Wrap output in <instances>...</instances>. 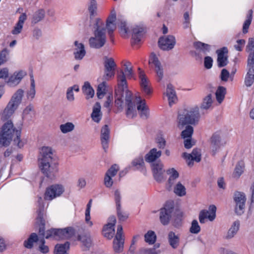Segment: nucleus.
<instances>
[{"label":"nucleus","mask_w":254,"mask_h":254,"mask_svg":"<svg viewBox=\"0 0 254 254\" xmlns=\"http://www.w3.org/2000/svg\"><path fill=\"white\" fill-rule=\"evenodd\" d=\"M65 239H69L75 234V231L71 227H67L64 229Z\"/></svg>","instance_id":"62"},{"label":"nucleus","mask_w":254,"mask_h":254,"mask_svg":"<svg viewBox=\"0 0 254 254\" xmlns=\"http://www.w3.org/2000/svg\"><path fill=\"white\" fill-rule=\"evenodd\" d=\"M45 16V11L43 9L36 11L33 14L32 19V23L36 24L42 20Z\"/></svg>","instance_id":"44"},{"label":"nucleus","mask_w":254,"mask_h":254,"mask_svg":"<svg viewBox=\"0 0 254 254\" xmlns=\"http://www.w3.org/2000/svg\"><path fill=\"white\" fill-rule=\"evenodd\" d=\"M30 88L26 92V97L27 100L32 101L36 95V85L34 76L32 73L30 74Z\"/></svg>","instance_id":"32"},{"label":"nucleus","mask_w":254,"mask_h":254,"mask_svg":"<svg viewBox=\"0 0 254 254\" xmlns=\"http://www.w3.org/2000/svg\"><path fill=\"white\" fill-rule=\"evenodd\" d=\"M193 46L196 49L198 55L202 54L204 55L209 52L210 50V46L208 45L200 42H194L193 43Z\"/></svg>","instance_id":"38"},{"label":"nucleus","mask_w":254,"mask_h":254,"mask_svg":"<svg viewBox=\"0 0 254 254\" xmlns=\"http://www.w3.org/2000/svg\"><path fill=\"white\" fill-rule=\"evenodd\" d=\"M34 114V108L32 104H29L26 106L22 110L21 113V120L19 123V126L21 127L22 126L23 122L29 121L31 120Z\"/></svg>","instance_id":"25"},{"label":"nucleus","mask_w":254,"mask_h":254,"mask_svg":"<svg viewBox=\"0 0 254 254\" xmlns=\"http://www.w3.org/2000/svg\"><path fill=\"white\" fill-rule=\"evenodd\" d=\"M51 237L56 240L65 239L64 229H51L48 231L45 238L48 239Z\"/></svg>","instance_id":"33"},{"label":"nucleus","mask_w":254,"mask_h":254,"mask_svg":"<svg viewBox=\"0 0 254 254\" xmlns=\"http://www.w3.org/2000/svg\"><path fill=\"white\" fill-rule=\"evenodd\" d=\"M17 131L11 120L5 122L0 128V148L9 146Z\"/></svg>","instance_id":"4"},{"label":"nucleus","mask_w":254,"mask_h":254,"mask_svg":"<svg viewBox=\"0 0 254 254\" xmlns=\"http://www.w3.org/2000/svg\"><path fill=\"white\" fill-rule=\"evenodd\" d=\"M24 94V91L23 89L21 88L18 89L12 94L8 102L18 108L22 103Z\"/></svg>","instance_id":"23"},{"label":"nucleus","mask_w":254,"mask_h":254,"mask_svg":"<svg viewBox=\"0 0 254 254\" xmlns=\"http://www.w3.org/2000/svg\"><path fill=\"white\" fill-rule=\"evenodd\" d=\"M101 107L100 104L98 102L96 103L93 107L91 118L92 120L96 123H99L102 118V114L101 112Z\"/></svg>","instance_id":"39"},{"label":"nucleus","mask_w":254,"mask_h":254,"mask_svg":"<svg viewBox=\"0 0 254 254\" xmlns=\"http://www.w3.org/2000/svg\"><path fill=\"white\" fill-rule=\"evenodd\" d=\"M252 10H250L249 11V15L247 16V18L245 20L243 25V31L244 33H246L248 32V29L252 22Z\"/></svg>","instance_id":"55"},{"label":"nucleus","mask_w":254,"mask_h":254,"mask_svg":"<svg viewBox=\"0 0 254 254\" xmlns=\"http://www.w3.org/2000/svg\"><path fill=\"white\" fill-rule=\"evenodd\" d=\"M149 63L154 66V69L158 77L160 80H161L163 77V69L158 58L154 53L151 54Z\"/></svg>","instance_id":"18"},{"label":"nucleus","mask_w":254,"mask_h":254,"mask_svg":"<svg viewBox=\"0 0 254 254\" xmlns=\"http://www.w3.org/2000/svg\"><path fill=\"white\" fill-rule=\"evenodd\" d=\"M173 210V204L171 202L166 203L164 207L160 209V220L162 224L165 225L169 223Z\"/></svg>","instance_id":"9"},{"label":"nucleus","mask_w":254,"mask_h":254,"mask_svg":"<svg viewBox=\"0 0 254 254\" xmlns=\"http://www.w3.org/2000/svg\"><path fill=\"white\" fill-rule=\"evenodd\" d=\"M9 51L5 48L0 52V65L5 63L8 60Z\"/></svg>","instance_id":"54"},{"label":"nucleus","mask_w":254,"mask_h":254,"mask_svg":"<svg viewBox=\"0 0 254 254\" xmlns=\"http://www.w3.org/2000/svg\"><path fill=\"white\" fill-rule=\"evenodd\" d=\"M68 246L66 244L56 245L55 248V254H68Z\"/></svg>","instance_id":"53"},{"label":"nucleus","mask_w":254,"mask_h":254,"mask_svg":"<svg viewBox=\"0 0 254 254\" xmlns=\"http://www.w3.org/2000/svg\"><path fill=\"white\" fill-rule=\"evenodd\" d=\"M226 94V89L222 86H220L217 89L215 92L216 99L219 104H220L223 101Z\"/></svg>","instance_id":"49"},{"label":"nucleus","mask_w":254,"mask_h":254,"mask_svg":"<svg viewBox=\"0 0 254 254\" xmlns=\"http://www.w3.org/2000/svg\"><path fill=\"white\" fill-rule=\"evenodd\" d=\"M228 50L226 47H223L217 50V64L219 67H223L226 65L228 63Z\"/></svg>","instance_id":"21"},{"label":"nucleus","mask_w":254,"mask_h":254,"mask_svg":"<svg viewBox=\"0 0 254 254\" xmlns=\"http://www.w3.org/2000/svg\"><path fill=\"white\" fill-rule=\"evenodd\" d=\"M27 18L26 13H22L19 17L17 22L13 27L11 33L12 34L16 35L20 34L23 29V25L25 21Z\"/></svg>","instance_id":"29"},{"label":"nucleus","mask_w":254,"mask_h":254,"mask_svg":"<svg viewBox=\"0 0 254 254\" xmlns=\"http://www.w3.org/2000/svg\"><path fill=\"white\" fill-rule=\"evenodd\" d=\"M184 146L187 149L190 148L195 144V141L192 139V138H184Z\"/></svg>","instance_id":"64"},{"label":"nucleus","mask_w":254,"mask_h":254,"mask_svg":"<svg viewBox=\"0 0 254 254\" xmlns=\"http://www.w3.org/2000/svg\"><path fill=\"white\" fill-rule=\"evenodd\" d=\"M139 78L140 80V85L142 91L146 95H150L152 92V89L151 83L148 77L143 71L138 68Z\"/></svg>","instance_id":"10"},{"label":"nucleus","mask_w":254,"mask_h":254,"mask_svg":"<svg viewBox=\"0 0 254 254\" xmlns=\"http://www.w3.org/2000/svg\"><path fill=\"white\" fill-rule=\"evenodd\" d=\"M226 144V140L220 133H215L211 138L210 146L212 151L214 152L223 147Z\"/></svg>","instance_id":"12"},{"label":"nucleus","mask_w":254,"mask_h":254,"mask_svg":"<svg viewBox=\"0 0 254 254\" xmlns=\"http://www.w3.org/2000/svg\"><path fill=\"white\" fill-rule=\"evenodd\" d=\"M175 44V38L172 35L162 37L158 41L159 47L164 51H169L172 49Z\"/></svg>","instance_id":"13"},{"label":"nucleus","mask_w":254,"mask_h":254,"mask_svg":"<svg viewBox=\"0 0 254 254\" xmlns=\"http://www.w3.org/2000/svg\"><path fill=\"white\" fill-rule=\"evenodd\" d=\"M117 215L120 221H125L128 218V214L121 209V207L117 208Z\"/></svg>","instance_id":"61"},{"label":"nucleus","mask_w":254,"mask_h":254,"mask_svg":"<svg viewBox=\"0 0 254 254\" xmlns=\"http://www.w3.org/2000/svg\"><path fill=\"white\" fill-rule=\"evenodd\" d=\"M64 191V188L61 185L56 184L52 185L46 189L44 198L46 200H52L57 197L60 196Z\"/></svg>","instance_id":"7"},{"label":"nucleus","mask_w":254,"mask_h":254,"mask_svg":"<svg viewBox=\"0 0 254 254\" xmlns=\"http://www.w3.org/2000/svg\"><path fill=\"white\" fill-rule=\"evenodd\" d=\"M182 156L186 160L188 165L190 166L193 165V161L198 162L201 160L200 151L196 148L194 149L191 154L184 153Z\"/></svg>","instance_id":"20"},{"label":"nucleus","mask_w":254,"mask_h":254,"mask_svg":"<svg viewBox=\"0 0 254 254\" xmlns=\"http://www.w3.org/2000/svg\"><path fill=\"white\" fill-rule=\"evenodd\" d=\"M166 173L169 176L167 185V189L171 190L174 185L176 182V180L179 177V173L174 168H171L166 171Z\"/></svg>","instance_id":"28"},{"label":"nucleus","mask_w":254,"mask_h":254,"mask_svg":"<svg viewBox=\"0 0 254 254\" xmlns=\"http://www.w3.org/2000/svg\"><path fill=\"white\" fill-rule=\"evenodd\" d=\"M40 164L42 172L48 178H53L58 172V164L55 160Z\"/></svg>","instance_id":"6"},{"label":"nucleus","mask_w":254,"mask_h":254,"mask_svg":"<svg viewBox=\"0 0 254 254\" xmlns=\"http://www.w3.org/2000/svg\"><path fill=\"white\" fill-rule=\"evenodd\" d=\"M216 207L214 205H211L208 210H203L199 214V220L201 223H204L205 220L208 219L209 221H212L216 217Z\"/></svg>","instance_id":"15"},{"label":"nucleus","mask_w":254,"mask_h":254,"mask_svg":"<svg viewBox=\"0 0 254 254\" xmlns=\"http://www.w3.org/2000/svg\"><path fill=\"white\" fill-rule=\"evenodd\" d=\"M200 231V227L196 220H193L190 228V231L192 234H198Z\"/></svg>","instance_id":"58"},{"label":"nucleus","mask_w":254,"mask_h":254,"mask_svg":"<svg viewBox=\"0 0 254 254\" xmlns=\"http://www.w3.org/2000/svg\"><path fill=\"white\" fill-rule=\"evenodd\" d=\"M82 91L87 99L92 98L94 95V90L88 82H85L82 87Z\"/></svg>","instance_id":"46"},{"label":"nucleus","mask_w":254,"mask_h":254,"mask_svg":"<svg viewBox=\"0 0 254 254\" xmlns=\"http://www.w3.org/2000/svg\"><path fill=\"white\" fill-rule=\"evenodd\" d=\"M116 12L115 9L113 8L106 21V28L109 34L113 32L116 29Z\"/></svg>","instance_id":"30"},{"label":"nucleus","mask_w":254,"mask_h":254,"mask_svg":"<svg viewBox=\"0 0 254 254\" xmlns=\"http://www.w3.org/2000/svg\"><path fill=\"white\" fill-rule=\"evenodd\" d=\"M73 55L75 60H81L86 55V52L83 44L75 41L74 43Z\"/></svg>","instance_id":"27"},{"label":"nucleus","mask_w":254,"mask_h":254,"mask_svg":"<svg viewBox=\"0 0 254 254\" xmlns=\"http://www.w3.org/2000/svg\"><path fill=\"white\" fill-rule=\"evenodd\" d=\"M132 164L138 169H142L144 164L143 159L141 157L135 159Z\"/></svg>","instance_id":"59"},{"label":"nucleus","mask_w":254,"mask_h":254,"mask_svg":"<svg viewBox=\"0 0 254 254\" xmlns=\"http://www.w3.org/2000/svg\"><path fill=\"white\" fill-rule=\"evenodd\" d=\"M199 116L197 107H185L179 111L177 126L182 129L186 125H195L198 123Z\"/></svg>","instance_id":"3"},{"label":"nucleus","mask_w":254,"mask_h":254,"mask_svg":"<svg viewBox=\"0 0 254 254\" xmlns=\"http://www.w3.org/2000/svg\"><path fill=\"white\" fill-rule=\"evenodd\" d=\"M244 169V163L243 162H239L235 167L233 174V177L236 179L239 178L243 173Z\"/></svg>","instance_id":"50"},{"label":"nucleus","mask_w":254,"mask_h":254,"mask_svg":"<svg viewBox=\"0 0 254 254\" xmlns=\"http://www.w3.org/2000/svg\"><path fill=\"white\" fill-rule=\"evenodd\" d=\"M145 241L150 244H154L156 239V236L154 232L149 231L144 236Z\"/></svg>","instance_id":"51"},{"label":"nucleus","mask_w":254,"mask_h":254,"mask_svg":"<svg viewBox=\"0 0 254 254\" xmlns=\"http://www.w3.org/2000/svg\"><path fill=\"white\" fill-rule=\"evenodd\" d=\"M213 103V95L212 93H208L203 98L200 108L205 110L210 109L212 107Z\"/></svg>","instance_id":"35"},{"label":"nucleus","mask_w":254,"mask_h":254,"mask_svg":"<svg viewBox=\"0 0 254 254\" xmlns=\"http://www.w3.org/2000/svg\"><path fill=\"white\" fill-rule=\"evenodd\" d=\"M123 227L122 225H118L115 238L113 242V248L116 253L123 251L124 248V240L122 238Z\"/></svg>","instance_id":"14"},{"label":"nucleus","mask_w":254,"mask_h":254,"mask_svg":"<svg viewBox=\"0 0 254 254\" xmlns=\"http://www.w3.org/2000/svg\"><path fill=\"white\" fill-rule=\"evenodd\" d=\"M246 200V196L244 193L237 192L235 194V211L238 214L241 215L244 212Z\"/></svg>","instance_id":"17"},{"label":"nucleus","mask_w":254,"mask_h":254,"mask_svg":"<svg viewBox=\"0 0 254 254\" xmlns=\"http://www.w3.org/2000/svg\"><path fill=\"white\" fill-rule=\"evenodd\" d=\"M88 9L90 14V16H93L96 14L97 11V3L96 1H90Z\"/></svg>","instance_id":"63"},{"label":"nucleus","mask_w":254,"mask_h":254,"mask_svg":"<svg viewBox=\"0 0 254 254\" xmlns=\"http://www.w3.org/2000/svg\"><path fill=\"white\" fill-rule=\"evenodd\" d=\"M121 71H122L124 73L125 77H126V76H127V77L128 78H131L133 77L134 74L133 71V67L131 65V64L128 61H126L124 62L123 64V70H122L118 72L117 76V78L118 75ZM125 79L127 81L126 78H125Z\"/></svg>","instance_id":"36"},{"label":"nucleus","mask_w":254,"mask_h":254,"mask_svg":"<svg viewBox=\"0 0 254 254\" xmlns=\"http://www.w3.org/2000/svg\"><path fill=\"white\" fill-rule=\"evenodd\" d=\"M16 137L13 138V143L14 145L19 148H22L27 143V140L24 137H21L20 132H17Z\"/></svg>","instance_id":"42"},{"label":"nucleus","mask_w":254,"mask_h":254,"mask_svg":"<svg viewBox=\"0 0 254 254\" xmlns=\"http://www.w3.org/2000/svg\"><path fill=\"white\" fill-rule=\"evenodd\" d=\"M91 26L94 28V36L89 39L90 47L99 49L102 47L106 41L105 25L103 21L99 18L93 19Z\"/></svg>","instance_id":"2"},{"label":"nucleus","mask_w":254,"mask_h":254,"mask_svg":"<svg viewBox=\"0 0 254 254\" xmlns=\"http://www.w3.org/2000/svg\"><path fill=\"white\" fill-rule=\"evenodd\" d=\"M193 132V127L190 126H187L185 130L181 133L182 137L184 138H191Z\"/></svg>","instance_id":"56"},{"label":"nucleus","mask_w":254,"mask_h":254,"mask_svg":"<svg viewBox=\"0 0 254 254\" xmlns=\"http://www.w3.org/2000/svg\"><path fill=\"white\" fill-rule=\"evenodd\" d=\"M110 129L107 125H105L101 130V141L103 149L106 152L109 147Z\"/></svg>","instance_id":"24"},{"label":"nucleus","mask_w":254,"mask_h":254,"mask_svg":"<svg viewBox=\"0 0 254 254\" xmlns=\"http://www.w3.org/2000/svg\"><path fill=\"white\" fill-rule=\"evenodd\" d=\"M40 163L55 160L53 157V149L50 146H42L40 149Z\"/></svg>","instance_id":"22"},{"label":"nucleus","mask_w":254,"mask_h":254,"mask_svg":"<svg viewBox=\"0 0 254 254\" xmlns=\"http://www.w3.org/2000/svg\"><path fill=\"white\" fill-rule=\"evenodd\" d=\"M74 125L71 122H67L60 126V130L63 133L71 132L74 129Z\"/></svg>","instance_id":"48"},{"label":"nucleus","mask_w":254,"mask_h":254,"mask_svg":"<svg viewBox=\"0 0 254 254\" xmlns=\"http://www.w3.org/2000/svg\"><path fill=\"white\" fill-rule=\"evenodd\" d=\"M104 74L102 80L109 81L112 79L115 74L116 64L112 58L105 57L104 61Z\"/></svg>","instance_id":"5"},{"label":"nucleus","mask_w":254,"mask_h":254,"mask_svg":"<svg viewBox=\"0 0 254 254\" xmlns=\"http://www.w3.org/2000/svg\"><path fill=\"white\" fill-rule=\"evenodd\" d=\"M118 88L115 92V105L119 110H122V97H125L126 114L128 118H133L137 116L138 111L142 118L148 117L149 112L144 99L140 97L135 99L132 97V94L127 88V82L124 73L121 71L118 76Z\"/></svg>","instance_id":"1"},{"label":"nucleus","mask_w":254,"mask_h":254,"mask_svg":"<svg viewBox=\"0 0 254 254\" xmlns=\"http://www.w3.org/2000/svg\"><path fill=\"white\" fill-rule=\"evenodd\" d=\"M38 240L37 235L35 233H32L29 239L24 242V246L28 249H31L33 246V243Z\"/></svg>","instance_id":"52"},{"label":"nucleus","mask_w":254,"mask_h":254,"mask_svg":"<svg viewBox=\"0 0 254 254\" xmlns=\"http://www.w3.org/2000/svg\"><path fill=\"white\" fill-rule=\"evenodd\" d=\"M168 242L171 247L173 249H177L180 244V235L173 231L169 232L168 235Z\"/></svg>","instance_id":"34"},{"label":"nucleus","mask_w":254,"mask_h":254,"mask_svg":"<svg viewBox=\"0 0 254 254\" xmlns=\"http://www.w3.org/2000/svg\"><path fill=\"white\" fill-rule=\"evenodd\" d=\"M78 240L87 248L89 247L91 244V240L89 236L86 235H80L78 237Z\"/></svg>","instance_id":"57"},{"label":"nucleus","mask_w":254,"mask_h":254,"mask_svg":"<svg viewBox=\"0 0 254 254\" xmlns=\"http://www.w3.org/2000/svg\"><path fill=\"white\" fill-rule=\"evenodd\" d=\"M239 227L240 222L238 221H235L229 229L226 235V238L228 239L233 238L238 231Z\"/></svg>","instance_id":"45"},{"label":"nucleus","mask_w":254,"mask_h":254,"mask_svg":"<svg viewBox=\"0 0 254 254\" xmlns=\"http://www.w3.org/2000/svg\"><path fill=\"white\" fill-rule=\"evenodd\" d=\"M116 218L114 216H111L108 219L107 223L105 225L102 230V235L106 238L111 240L115 235V225Z\"/></svg>","instance_id":"8"},{"label":"nucleus","mask_w":254,"mask_h":254,"mask_svg":"<svg viewBox=\"0 0 254 254\" xmlns=\"http://www.w3.org/2000/svg\"><path fill=\"white\" fill-rule=\"evenodd\" d=\"M107 81L102 80V82L98 86L97 95L99 99H102L106 93L107 88Z\"/></svg>","instance_id":"43"},{"label":"nucleus","mask_w":254,"mask_h":254,"mask_svg":"<svg viewBox=\"0 0 254 254\" xmlns=\"http://www.w3.org/2000/svg\"><path fill=\"white\" fill-rule=\"evenodd\" d=\"M164 94L167 97L170 106L175 103L177 100V97L174 87L171 84L167 85L166 90Z\"/></svg>","instance_id":"31"},{"label":"nucleus","mask_w":254,"mask_h":254,"mask_svg":"<svg viewBox=\"0 0 254 254\" xmlns=\"http://www.w3.org/2000/svg\"><path fill=\"white\" fill-rule=\"evenodd\" d=\"M17 109V108L8 102L0 113V119L3 121L7 120L13 115Z\"/></svg>","instance_id":"26"},{"label":"nucleus","mask_w":254,"mask_h":254,"mask_svg":"<svg viewBox=\"0 0 254 254\" xmlns=\"http://www.w3.org/2000/svg\"><path fill=\"white\" fill-rule=\"evenodd\" d=\"M113 100V95L112 94H110L107 97L106 100L104 103V107L107 108L108 109V112H110L111 110V106L112 104Z\"/></svg>","instance_id":"60"},{"label":"nucleus","mask_w":254,"mask_h":254,"mask_svg":"<svg viewBox=\"0 0 254 254\" xmlns=\"http://www.w3.org/2000/svg\"><path fill=\"white\" fill-rule=\"evenodd\" d=\"M119 168V167L115 164L112 165L110 168L107 171L104 178V185L107 188H111L113 184L112 177H114Z\"/></svg>","instance_id":"19"},{"label":"nucleus","mask_w":254,"mask_h":254,"mask_svg":"<svg viewBox=\"0 0 254 254\" xmlns=\"http://www.w3.org/2000/svg\"><path fill=\"white\" fill-rule=\"evenodd\" d=\"M174 192L179 196H183L186 194V189L180 182L174 185Z\"/></svg>","instance_id":"41"},{"label":"nucleus","mask_w":254,"mask_h":254,"mask_svg":"<svg viewBox=\"0 0 254 254\" xmlns=\"http://www.w3.org/2000/svg\"><path fill=\"white\" fill-rule=\"evenodd\" d=\"M26 75L27 72L25 70H20L16 71L9 77L5 82L10 87H15L20 83Z\"/></svg>","instance_id":"11"},{"label":"nucleus","mask_w":254,"mask_h":254,"mask_svg":"<svg viewBox=\"0 0 254 254\" xmlns=\"http://www.w3.org/2000/svg\"><path fill=\"white\" fill-rule=\"evenodd\" d=\"M254 82V68L250 67L245 78V84L247 86H251Z\"/></svg>","instance_id":"47"},{"label":"nucleus","mask_w":254,"mask_h":254,"mask_svg":"<svg viewBox=\"0 0 254 254\" xmlns=\"http://www.w3.org/2000/svg\"><path fill=\"white\" fill-rule=\"evenodd\" d=\"M142 31L143 29L138 26L134 27L132 29L131 42L132 44H136L140 41Z\"/></svg>","instance_id":"40"},{"label":"nucleus","mask_w":254,"mask_h":254,"mask_svg":"<svg viewBox=\"0 0 254 254\" xmlns=\"http://www.w3.org/2000/svg\"><path fill=\"white\" fill-rule=\"evenodd\" d=\"M154 177L156 181L160 182L164 180V165L160 161L153 163L151 165Z\"/></svg>","instance_id":"16"},{"label":"nucleus","mask_w":254,"mask_h":254,"mask_svg":"<svg viewBox=\"0 0 254 254\" xmlns=\"http://www.w3.org/2000/svg\"><path fill=\"white\" fill-rule=\"evenodd\" d=\"M161 151H158L156 148H154L146 154L145 159L147 162H152L159 158L161 156Z\"/></svg>","instance_id":"37"}]
</instances>
